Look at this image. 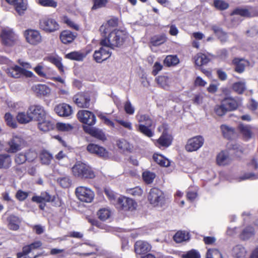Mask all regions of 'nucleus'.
<instances>
[{
    "instance_id": "nucleus-1",
    "label": "nucleus",
    "mask_w": 258,
    "mask_h": 258,
    "mask_svg": "<svg viewBox=\"0 0 258 258\" xmlns=\"http://www.w3.org/2000/svg\"><path fill=\"white\" fill-rule=\"evenodd\" d=\"M108 37L102 39L100 45H107L110 48L118 47L123 45L128 34L124 30L114 29L108 33Z\"/></svg>"
},
{
    "instance_id": "nucleus-2",
    "label": "nucleus",
    "mask_w": 258,
    "mask_h": 258,
    "mask_svg": "<svg viewBox=\"0 0 258 258\" xmlns=\"http://www.w3.org/2000/svg\"><path fill=\"white\" fill-rule=\"evenodd\" d=\"M136 118L139 123L138 125H137L138 131L149 138L153 137L154 132L150 127L155 125L150 117L147 114L138 113L136 116Z\"/></svg>"
},
{
    "instance_id": "nucleus-3",
    "label": "nucleus",
    "mask_w": 258,
    "mask_h": 258,
    "mask_svg": "<svg viewBox=\"0 0 258 258\" xmlns=\"http://www.w3.org/2000/svg\"><path fill=\"white\" fill-rule=\"evenodd\" d=\"M72 173L75 177L81 179H92L95 174L91 167L84 163L78 162L72 168Z\"/></svg>"
},
{
    "instance_id": "nucleus-4",
    "label": "nucleus",
    "mask_w": 258,
    "mask_h": 258,
    "mask_svg": "<svg viewBox=\"0 0 258 258\" xmlns=\"http://www.w3.org/2000/svg\"><path fill=\"white\" fill-rule=\"evenodd\" d=\"M148 200L152 206L158 208L163 207L166 202L164 192L157 188H153L150 189Z\"/></svg>"
},
{
    "instance_id": "nucleus-5",
    "label": "nucleus",
    "mask_w": 258,
    "mask_h": 258,
    "mask_svg": "<svg viewBox=\"0 0 258 258\" xmlns=\"http://www.w3.org/2000/svg\"><path fill=\"white\" fill-rule=\"evenodd\" d=\"M0 37L2 43L8 46L16 44L19 40V36L13 29L10 27L2 28Z\"/></svg>"
},
{
    "instance_id": "nucleus-6",
    "label": "nucleus",
    "mask_w": 258,
    "mask_h": 258,
    "mask_svg": "<svg viewBox=\"0 0 258 258\" xmlns=\"http://www.w3.org/2000/svg\"><path fill=\"white\" fill-rule=\"evenodd\" d=\"M39 28L46 32L51 33L59 29V25L55 19L45 17L39 20Z\"/></svg>"
},
{
    "instance_id": "nucleus-7",
    "label": "nucleus",
    "mask_w": 258,
    "mask_h": 258,
    "mask_svg": "<svg viewBox=\"0 0 258 258\" xmlns=\"http://www.w3.org/2000/svg\"><path fill=\"white\" fill-rule=\"evenodd\" d=\"M76 195L80 201L87 203L92 202L95 196L91 188L83 186L76 188Z\"/></svg>"
},
{
    "instance_id": "nucleus-8",
    "label": "nucleus",
    "mask_w": 258,
    "mask_h": 258,
    "mask_svg": "<svg viewBox=\"0 0 258 258\" xmlns=\"http://www.w3.org/2000/svg\"><path fill=\"white\" fill-rule=\"evenodd\" d=\"M204 142L205 140L203 136H195L187 140L185 149L188 152L197 151L203 146Z\"/></svg>"
},
{
    "instance_id": "nucleus-9",
    "label": "nucleus",
    "mask_w": 258,
    "mask_h": 258,
    "mask_svg": "<svg viewBox=\"0 0 258 258\" xmlns=\"http://www.w3.org/2000/svg\"><path fill=\"white\" fill-rule=\"evenodd\" d=\"M24 36L26 42L32 45H37L42 41L41 34L36 30H26L24 32Z\"/></svg>"
},
{
    "instance_id": "nucleus-10",
    "label": "nucleus",
    "mask_w": 258,
    "mask_h": 258,
    "mask_svg": "<svg viewBox=\"0 0 258 258\" xmlns=\"http://www.w3.org/2000/svg\"><path fill=\"white\" fill-rule=\"evenodd\" d=\"M28 114L31 115L32 120H42L46 116V112L44 107L40 105H31L28 110Z\"/></svg>"
},
{
    "instance_id": "nucleus-11",
    "label": "nucleus",
    "mask_w": 258,
    "mask_h": 258,
    "mask_svg": "<svg viewBox=\"0 0 258 258\" xmlns=\"http://www.w3.org/2000/svg\"><path fill=\"white\" fill-rule=\"evenodd\" d=\"M116 205L122 210L133 211L136 209L137 203L132 199L120 196L118 197Z\"/></svg>"
},
{
    "instance_id": "nucleus-12",
    "label": "nucleus",
    "mask_w": 258,
    "mask_h": 258,
    "mask_svg": "<svg viewBox=\"0 0 258 258\" xmlns=\"http://www.w3.org/2000/svg\"><path fill=\"white\" fill-rule=\"evenodd\" d=\"M101 47L95 50L93 57L97 62L100 63L108 58L111 54L110 48L107 45H101Z\"/></svg>"
},
{
    "instance_id": "nucleus-13",
    "label": "nucleus",
    "mask_w": 258,
    "mask_h": 258,
    "mask_svg": "<svg viewBox=\"0 0 258 258\" xmlns=\"http://www.w3.org/2000/svg\"><path fill=\"white\" fill-rule=\"evenodd\" d=\"M77 116L80 122L87 124V126H91L96 123L95 115L89 111L86 110H80L77 113Z\"/></svg>"
},
{
    "instance_id": "nucleus-14",
    "label": "nucleus",
    "mask_w": 258,
    "mask_h": 258,
    "mask_svg": "<svg viewBox=\"0 0 258 258\" xmlns=\"http://www.w3.org/2000/svg\"><path fill=\"white\" fill-rule=\"evenodd\" d=\"M87 149L90 153L96 154L104 159H107L110 156L109 152L104 148L96 144H89Z\"/></svg>"
},
{
    "instance_id": "nucleus-15",
    "label": "nucleus",
    "mask_w": 258,
    "mask_h": 258,
    "mask_svg": "<svg viewBox=\"0 0 258 258\" xmlns=\"http://www.w3.org/2000/svg\"><path fill=\"white\" fill-rule=\"evenodd\" d=\"M221 102L228 111L236 109L242 104V99L240 97H226Z\"/></svg>"
},
{
    "instance_id": "nucleus-16",
    "label": "nucleus",
    "mask_w": 258,
    "mask_h": 258,
    "mask_svg": "<svg viewBox=\"0 0 258 258\" xmlns=\"http://www.w3.org/2000/svg\"><path fill=\"white\" fill-rule=\"evenodd\" d=\"M152 141L155 145L158 148L168 147L171 144L172 138L166 131H163L162 135L158 140Z\"/></svg>"
},
{
    "instance_id": "nucleus-17",
    "label": "nucleus",
    "mask_w": 258,
    "mask_h": 258,
    "mask_svg": "<svg viewBox=\"0 0 258 258\" xmlns=\"http://www.w3.org/2000/svg\"><path fill=\"white\" fill-rule=\"evenodd\" d=\"M24 144L23 139L20 136H14L8 142L9 148L8 151L11 153H16L21 150Z\"/></svg>"
},
{
    "instance_id": "nucleus-18",
    "label": "nucleus",
    "mask_w": 258,
    "mask_h": 258,
    "mask_svg": "<svg viewBox=\"0 0 258 258\" xmlns=\"http://www.w3.org/2000/svg\"><path fill=\"white\" fill-rule=\"evenodd\" d=\"M54 111L60 116L68 117L73 113L71 106L66 103L56 105L54 108Z\"/></svg>"
},
{
    "instance_id": "nucleus-19",
    "label": "nucleus",
    "mask_w": 258,
    "mask_h": 258,
    "mask_svg": "<svg viewBox=\"0 0 258 258\" xmlns=\"http://www.w3.org/2000/svg\"><path fill=\"white\" fill-rule=\"evenodd\" d=\"M118 25V20L112 18L109 20L106 23L102 24L100 28V31L102 36H106L107 34L111 32L112 28Z\"/></svg>"
},
{
    "instance_id": "nucleus-20",
    "label": "nucleus",
    "mask_w": 258,
    "mask_h": 258,
    "mask_svg": "<svg viewBox=\"0 0 258 258\" xmlns=\"http://www.w3.org/2000/svg\"><path fill=\"white\" fill-rule=\"evenodd\" d=\"M74 101L80 108H88L90 105V99L88 96L78 94L74 97Z\"/></svg>"
},
{
    "instance_id": "nucleus-21",
    "label": "nucleus",
    "mask_w": 258,
    "mask_h": 258,
    "mask_svg": "<svg viewBox=\"0 0 258 258\" xmlns=\"http://www.w3.org/2000/svg\"><path fill=\"white\" fill-rule=\"evenodd\" d=\"M83 129L85 133L90 134L92 137L102 141L106 140L105 134L100 130L92 127L91 126H84Z\"/></svg>"
},
{
    "instance_id": "nucleus-22",
    "label": "nucleus",
    "mask_w": 258,
    "mask_h": 258,
    "mask_svg": "<svg viewBox=\"0 0 258 258\" xmlns=\"http://www.w3.org/2000/svg\"><path fill=\"white\" fill-rule=\"evenodd\" d=\"M151 249V245L147 242L139 240L135 244V250L137 254H142L149 251Z\"/></svg>"
},
{
    "instance_id": "nucleus-23",
    "label": "nucleus",
    "mask_w": 258,
    "mask_h": 258,
    "mask_svg": "<svg viewBox=\"0 0 258 258\" xmlns=\"http://www.w3.org/2000/svg\"><path fill=\"white\" fill-rule=\"evenodd\" d=\"M233 64L235 66V70L238 73L243 72L245 67L249 64V62L243 58H235L232 61Z\"/></svg>"
},
{
    "instance_id": "nucleus-24",
    "label": "nucleus",
    "mask_w": 258,
    "mask_h": 258,
    "mask_svg": "<svg viewBox=\"0 0 258 258\" xmlns=\"http://www.w3.org/2000/svg\"><path fill=\"white\" fill-rule=\"evenodd\" d=\"M34 92L38 96H47L50 93V89L46 85L38 84L33 87Z\"/></svg>"
},
{
    "instance_id": "nucleus-25",
    "label": "nucleus",
    "mask_w": 258,
    "mask_h": 258,
    "mask_svg": "<svg viewBox=\"0 0 258 258\" xmlns=\"http://www.w3.org/2000/svg\"><path fill=\"white\" fill-rule=\"evenodd\" d=\"M229 153L226 151H222L217 156V163L219 165H225L231 162Z\"/></svg>"
},
{
    "instance_id": "nucleus-26",
    "label": "nucleus",
    "mask_w": 258,
    "mask_h": 258,
    "mask_svg": "<svg viewBox=\"0 0 258 258\" xmlns=\"http://www.w3.org/2000/svg\"><path fill=\"white\" fill-rule=\"evenodd\" d=\"M32 200L37 203L50 202L54 201V197L51 196L47 192H44L41 193L39 196H33Z\"/></svg>"
},
{
    "instance_id": "nucleus-27",
    "label": "nucleus",
    "mask_w": 258,
    "mask_h": 258,
    "mask_svg": "<svg viewBox=\"0 0 258 258\" xmlns=\"http://www.w3.org/2000/svg\"><path fill=\"white\" fill-rule=\"evenodd\" d=\"M76 34L69 30L62 31L60 35V39L64 44L71 43L76 38Z\"/></svg>"
},
{
    "instance_id": "nucleus-28",
    "label": "nucleus",
    "mask_w": 258,
    "mask_h": 258,
    "mask_svg": "<svg viewBox=\"0 0 258 258\" xmlns=\"http://www.w3.org/2000/svg\"><path fill=\"white\" fill-rule=\"evenodd\" d=\"M8 227L12 230H17L21 222L20 219L16 216L10 215L8 218Z\"/></svg>"
},
{
    "instance_id": "nucleus-29",
    "label": "nucleus",
    "mask_w": 258,
    "mask_h": 258,
    "mask_svg": "<svg viewBox=\"0 0 258 258\" xmlns=\"http://www.w3.org/2000/svg\"><path fill=\"white\" fill-rule=\"evenodd\" d=\"M247 251L241 245H235L232 250V255L235 258H246Z\"/></svg>"
},
{
    "instance_id": "nucleus-30",
    "label": "nucleus",
    "mask_w": 258,
    "mask_h": 258,
    "mask_svg": "<svg viewBox=\"0 0 258 258\" xmlns=\"http://www.w3.org/2000/svg\"><path fill=\"white\" fill-rule=\"evenodd\" d=\"M38 127L40 130L46 132H48L53 128V125L52 122L45 117L42 120L37 121Z\"/></svg>"
},
{
    "instance_id": "nucleus-31",
    "label": "nucleus",
    "mask_w": 258,
    "mask_h": 258,
    "mask_svg": "<svg viewBox=\"0 0 258 258\" xmlns=\"http://www.w3.org/2000/svg\"><path fill=\"white\" fill-rule=\"evenodd\" d=\"M87 53L82 51H73L66 55V57L77 61H82Z\"/></svg>"
},
{
    "instance_id": "nucleus-32",
    "label": "nucleus",
    "mask_w": 258,
    "mask_h": 258,
    "mask_svg": "<svg viewBox=\"0 0 258 258\" xmlns=\"http://www.w3.org/2000/svg\"><path fill=\"white\" fill-rule=\"evenodd\" d=\"M215 34L221 42H225L227 41V34L224 32L222 29L218 26L214 25L212 27Z\"/></svg>"
},
{
    "instance_id": "nucleus-33",
    "label": "nucleus",
    "mask_w": 258,
    "mask_h": 258,
    "mask_svg": "<svg viewBox=\"0 0 258 258\" xmlns=\"http://www.w3.org/2000/svg\"><path fill=\"white\" fill-rule=\"evenodd\" d=\"M189 239V233L185 231H179L173 236V239L176 243H181Z\"/></svg>"
},
{
    "instance_id": "nucleus-34",
    "label": "nucleus",
    "mask_w": 258,
    "mask_h": 258,
    "mask_svg": "<svg viewBox=\"0 0 258 258\" xmlns=\"http://www.w3.org/2000/svg\"><path fill=\"white\" fill-rule=\"evenodd\" d=\"M153 160L159 165L163 167H168L170 165V161L161 154H154L153 156Z\"/></svg>"
},
{
    "instance_id": "nucleus-35",
    "label": "nucleus",
    "mask_w": 258,
    "mask_h": 258,
    "mask_svg": "<svg viewBox=\"0 0 258 258\" xmlns=\"http://www.w3.org/2000/svg\"><path fill=\"white\" fill-rule=\"evenodd\" d=\"M7 72L10 76L14 78H19L22 75V68L18 66H15L8 68Z\"/></svg>"
},
{
    "instance_id": "nucleus-36",
    "label": "nucleus",
    "mask_w": 258,
    "mask_h": 258,
    "mask_svg": "<svg viewBox=\"0 0 258 258\" xmlns=\"http://www.w3.org/2000/svg\"><path fill=\"white\" fill-rule=\"evenodd\" d=\"M232 16H235V19H239V17H251L250 12L246 9H236L231 14Z\"/></svg>"
},
{
    "instance_id": "nucleus-37",
    "label": "nucleus",
    "mask_w": 258,
    "mask_h": 258,
    "mask_svg": "<svg viewBox=\"0 0 258 258\" xmlns=\"http://www.w3.org/2000/svg\"><path fill=\"white\" fill-rule=\"evenodd\" d=\"M195 64L198 66H202L207 63L209 59L204 54L198 53L194 57Z\"/></svg>"
},
{
    "instance_id": "nucleus-38",
    "label": "nucleus",
    "mask_w": 258,
    "mask_h": 258,
    "mask_svg": "<svg viewBox=\"0 0 258 258\" xmlns=\"http://www.w3.org/2000/svg\"><path fill=\"white\" fill-rule=\"evenodd\" d=\"M239 129L240 133L245 140H249L252 137V133L249 126L245 125L244 124H240L239 126Z\"/></svg>"
},
{
    "instance_id": "nucleus-39",
    "label": "nucleus",
    "mask_w": 258,
    "mask_h": 258,
    "mask_svg": "<svg viewBox=\"0 0 258 258\" xmlns=\"http://www.w3.org/2000/svg\"><path fill=\"white\" fill-rule=\"evenodd\" d=\"M220 128L223 136L227 139H231L234 134V128L227 125L222 124Z\"/></svg>"
},
{
    "instance_id": "nucleus-40",
    "label": "nucleus",
    "mask_w": 258,
    "mask_h": 258,
    "mask_svg": "<svg viewBox=\"0 0 258 258\" xmlns=\"http://www.w3.org/2000/svg\"><path fill=\"white\" fill-rule=\"evenodd\" d=\"M166 40L165 35H156L151 38L150 42L154 46H158L164 43Z\"/></svg>"
},
{
    "instance_id": "nucleus-41",
    "label": "nucleus",
    "mask_w": 258,
    "mask_h": 258,
    "mask_svg": "<svg viewBox=\"0 0 258 258\" xmlns=\"http://www.w3.org/2000/svg\"><path fill=\"white\" fill-rule=\"evenodd\" d=\"M232 88L234 91L238 94H242L246 89L245 82L241 81L233 84Z\"/></svg>"
},
{
    "instance_id": "nucleus-42",
    "label": "nucleus",
    "mask_w": 258,
    "mask_h": 258,
    "mask_svg": "<svg viewBox=\"0 0 258 258\" xmlns=\"http://www.w3.org/2000/svg\"><path fill=\"white\" fill-rule=\"evenodd\" d=\"M11 164L10 156L7 154L0 155V168H8Z\"/></svg>"
},
{
    "instance_id": "nucleus-43",
    "label": "nucleus",
    "mask_w": 258,
    "mask_h": 258,
    "mask_svg": "<svg viewBox=\"0 0 258 258\" xmlns=\"http://www.w3.org/2000/svg\"><path fill=\"white\" fill-rule=\"evenodd\" d=\"M117 146L123 150L129 151H131L133 147L132 144L123 139H119L117 141Z\"/></svg>"
},
{
    "instance_id": "nucleus-44",
    "label": "nucleus",
    "mask_w": 258,
    "mask_h": 258,
    "mask_svg": "<svg viewBox=\"0 0 258 258\" xmlns=\"http://www.w3.org/2000/svg\"><path fill=\"white\" fill-rule=\"evenodd\" d=\"M156 81L160 87L164 89L167 88L170 83L169 78L164 76L158 77L156 78Z\"/></svg>"
},
{
    "instance_id": "nucleus-45",
    "label": "nucleus",
    "mask_w": 258,
    "mask_h": 258,
    "mask_svg": "<svg viewBox=\"0 0 258 258\" xmlns=\"http://www.w3.org/2000/svg\"><path fill=\"white\" fill-rule=\"evenodd\" d=\"M17 119L21 123H27L32 120L31 115L25 112H19L17 116Z\"/></svg>"
},
{
    "instance_id": "nucleus-46",
    "label": "nucleus",
    "mask_w": 258,
    "mask_h": 258,
    "mask_svg": "<svg viewBox=\"0 0 258 258\" xmlns=\"http://www.w3.org/2000/svg\"><path fill=\"white\" fill-rule=\"evenodd\" d=\"M179 62V59L176 55H168L164 60V64L168 67L175 66Z\"/></svg>"
},
{
    "instance_id": "nucleus-47",
    "label": "nucleus",
    "mask_w": 258,
    "mask_h": 258,
    "mask_svg": "<svg viewBox=\"0 0 258 258\" xmlns=\"http://www.w3.org/2000/svg\"><path fill=\"white\" fill-rule=\"evenodd\" d=\"M97 215L101 220L105 221L110 217L111 212L108 209L102 208L98 211Z\"/></svg>"
},
{
    "instance_id": "nucleus-48",
    "label": "nucleus",
    "mask_w": 258,
    "mask_h": 258,
    "mask_svg": "<svg viewBox=\"0 0 258 258\" xmlns=\"http://www.w3.org/2000/svg\"><path fill=\"white\" fill-rule=\"evenodd\" d=\"M40 158L42 164L48 165L50 163L52 156L48 152L43 151L40 155Z\"/></svg>"
},
{
    "instance_id": "nucleus-49",
    "label": "nucleus",
    "mask_w": 258,
    "mask_h": 258,
    "mask_svg": "<svg viewBox=\"0 0 258 258\" xmlns=\"http://www.w3.org/2000/svg\"><path fill=\"white\" fill-rule=\"evenodd\" d=\"M104 193L108 199L112 204L116 205L117 203V195L110 188H106L104 189Z\"/></svg>"
},
{
    "instance_id": "nucleus-50",
    "label": "nucleus",
    "mask_w": 258,
    "mask_h": 258,
    "mask_svg": "<svg viewBox=\"0 0 258 258\" xmlns=\"http://www.w3.org/2000/svg\"><path fill=\"white\" fill-rule=\"evenodd\" d=\"M254 232L252 227H247L242 232L241 238L243 240H247L254 235Z\"/></svg>"
},
{
    "instance_id": "nucleus-51",
    "label": "nucleus",
    "mask_w": 258,
    "mask_h": 258,
    "mask_svg": "<svg viewBox=\"0 0 258 258\" xmlns=\"http://www.w3.org/2000/svg\"><path fill=\"white\" fill-rule=\"evenodd\" d=\"M144 181L147 184L151 183L155 178V174L151 172L146 171L142 174Z\"/></svg>"
},
{
    "instance_id": "nucleus-52",
    "label": "nucleus",
    "mask_w": 258,
    "mask_h": 258,
    "mask_svg": "<svg viewBox=\"0 0 258 258\" xmlns=\"http://www.w3.org/2000/svg\"><path fill=\"white\" fill-rule=\"evenodd\" d=\"M213 5L216 9L221 11L227 9L229 7L228 4L223 0H214Z\"/></svg>"
},
{
    "instance_id": "nucleus-53",
    "label": "nucleus",
    "mask_w": 258,
    "mask_h": 258,
    "mask_svg": "<svg viewBox=\"0 0 258 258\" xmlns=\"http://www.w3.org/2000/svg\"><path fill=\"white\" fill-rule=\"evenodd\" d=\"M206 258H223L221 253L215 248L209 249L208 250Z\"/></svg>"
},
{
    "instance_id": "nucleus-54",
    "label": "nucleus",
    "mask_w": 258,
    "mask_h": 258,
    "mask_svg": "<svg viewBox=\"0 0 258 258\" xmlns=\"http://www.w3.org/2000/svg\"><path fill=\"white\" fill-rule=\"evenodd\" d=\"M205 99V96L203 94L198 93L194 95L192 99L193 103L197 105H201L203 104Z\"/></svg>"
},
{
    "instance_id": "nucleus-55",
    "label": "nucleus",
    "mask_w": 258,
    "mask_h": 258,
    "mask_svg": "<svg viewBox=\"0 0 258 258\" xmlns=\"http://www.w3.org/2000/svg\"><path fill=\"white\" fill-rule=\"evenodd\" d=\"M182 257L183 258H201V255L197 250L192 249L183 254Z\"/></svg>"
},
{
    "instance_id": "nucleus-56",
    "label": "nucleus",
    "mask_w": 258,
    "mask_h": 258,
    "mask_svg": "<svg viewBox=\"0 0 258 258\" xmlns=\"http://www.w3.org/2000/svg\"><path fill=\"white\" fill-rule=\"evenodd\" d=\"M38 3L43 7H51L55 8L57 6L56 2L53 0H38Z\"/></svg>"
},
{
    "instance_id": "nucleus-57",
    "label": "nucleus",
    "mask_w": 258,
    "mask_h": 258,
    "mask_svg": "<svg viewBox=\"0 0 258 258\" xmlns=\"http://www.w3.org/2000/svg\"><path fill=\"white\" fill-rule=\"evenodd\" d=\"M5 119L8 126L13 128H16L17 127V123L10 113H6L5 115Z\"/></svg>"
},
{
    "instance_id": "nucleus-58",
    "label": "nucleus",
    "mask_w": 258,
    "mask_h": 258,
    "mask_svg": "<svg viewBox=\"0 0 258 258\" xmlns=\"http://www.w3.org/2000/svg\"><path fill=\"white\" fill-rule=\"evenodd\" d=\"M56 126L58 131L62 132H69L73 129V126L70 124L62 122H58Z\"/></svg>"
},
{
    "instance_id": "nucleus-59",
    "label": "nucleus",
    "mask_w": 258,
    "mask_h": 258,
    "mask_svg": "<svg viewBox=\"0 0 258 258\" xmlns=\"http://www.w3.org/2000/svg\"><path fill=\"white\" fill-rule=\"evenodd\" d=\"M51 62L54 64L60 72H63V66L61 63V59L58 57H51L50 58Z\"/></svg>"
},
{
    "instance_id": "nucleus-60",
    "label": "nucleus",
    "mask_w": 258,
    "mask_h": 258,
    "mask_svg": "<svg viewBox=\"0 0 258 258\" xmlns=\"http://www.w3.org/2000/svg\"><path fill=\"white\" fill-rule=\"evenodd\" d=\"M62 20L69 27L73 28L74 29L76 30H78L79 29V26L76 24L74 22H73L72 20H71L69 17L67 16H64L62 18Z\"/></svg>"
},
{
    "instance_id": "nucleus-61",
    "label": "nucleus",
    "mask_w": 258,
    "mask_h": 258,
    "mask_svg": "<svg viewBox=\"0 0 258 258\" xmlns=\"http://www.w3.org/2000/svg\"><path fill=\"white\" fill-rule=\"evenodd\" d=\"M98 117L101 119L104 123L110 127H114V123L103 113H100L98 115Z\"/></svg>"
},
{
    "instance_id": "nucleus-62",
    "label": "nucleus",
    "mask_w": 258,
    "mask_h": 258,
    "mask_svg": "<svg viewBox=\"0 0 258 258\" xmlns=\"http://www.w3.org/2000/svg\"><path fill=\"white\" fill-rule=\"evenodd\" d=\"M124 109L126 113L129 115H133L135 111V107L129 100L124 103Z\"/></svg>"
},
{
    "instance_id": "nucleus-63",
    "label": "nucleus",
    "mask_w": 258,
    "mask_h": 258,
    "mask_svg": "<svg viewBox=\"0 0 258 258\" xmlns=\"http://www.w3.org/2000/svg\"><path fill=\"white\" fill-rule=\"evenodd\" d=\"M14 6L16 11L20 15L23 14L24 11L27 9L26 5L22 2V0H20V2L18 1L17 4Z\"/></svg>"
},
{
    "instance_id": "nucleus-64",
    "label": "nucleus",
    "mask_w": 258,
    "mask_h": 258,
    "mask_svg": "<svg viewBox=\"0 0 258 258\" xmlns=\"http://www.w3.org/2000/svg\"><path fill=\"white\" fill-rule=\"evenodd\" d=\"M215 111L218 116H223L228 111L221 102L220 105L215 107Z\"/></svg>"
}]
</instances>
